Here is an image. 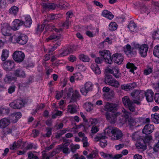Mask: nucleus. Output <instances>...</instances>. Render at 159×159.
<instances>
[{"label": "nucleus", "mask_w": 159, "mask_h": 159, "mask_svg": "<svg viewBox=\"0 0 159 159\" xmlns=\"http://www.w3.org/2000/svg\"><path fill=\"white\" fill-rule=\"evenodd\" d=\"M145 91L142 90H135L131 94L133 97V100L134 103L137 105L141 104L140 101L144 98Z\"/></svg>", "instance_id": "nucleus-1"}, {"label": "nucleus", "mask_w": 159, "mask_h": 159, "mask_svg": "<svg viewBox=\"0 0 159 159\" xmlns=\"http://www.w3.org/2000/svg\"><path fill=\"white\" fill-rule=\"evenodd\" d=\"M138 46L135 43H133L132 47L129 44H127L124 48V51L125 54L130 58L135 57L137 54L136 50Z\"/></svg>", "instance_id": "nucleus-2"}, {"label": "nucleus", "mask_w": 159, "mask_h": 159, "mask_svg": "<svg viewBox=\"0 0 159 159\" xmlns=\"http://www.w3.org/2000/svg\"><path fill=\"white\" fill-rule=\"evenodd\" d=\"M28 37L25 34H21L17 37L16 35H13L11 38V41L16 42L21 45L25 44L28 40Z\"/></svg>", "instance_id": "nucleus-3"}, {"label": "nucleus", "mask_w": 159, "mask_h": 159, "mask_svg": "<svg viewBox=\"0 0 159 159\" xmlns=\"http://www.w3.org/2000/svg\"><path fill=\"white\" fill-rule=\"evenodd\" d=\"M94 84L90 81L86 82L84 85V87L80 89V92L84 96H86L87 93L92 91L93 89Z\"/></svg>", "instance_id": "nucleus-4"}, {"label": "nucleus", "mask_w": 159, "mask_h": 159, "mask_svg": "<svg viewBox=\"0 0 159 159\" xmlns=\"http://www.w3.org/2000/svg\"><path fill=\"white\" fill-rule=\"evenodd\" d=\"M26 103L25 100L18 99L14 100L10 103L9 106L13 109H20L24 107Z\"/></svg>", "instance_id": "nucleus-5"}, {"label": "nucleus", "mask_w": 159, "mask_h": 159, "mask_svg": "<svg viewBox=\"0 0 159 159\" xmlns=\"http://www.w3.org/2000/svg\"><path fill=\"white\" fill-rule=\"evenodd\" d=\"M99 53L101 56L103 57V60H105L106 63L110 64L112 63L111 54L110 51L108 50H103L99 52Z\"/></svg>", "instance_id": "nucleus-6"}, {"label": "nucleus", "mask_w": 159, "mask_h": 159, "mask_svg": "<svg viewBox=\"0 0 159 159\" xmlns=\"http://www.w3.org/2000/svg\"><path fill=\"white\" fill-rule=\"evenodd\" d=\"M24 53L19 51H15L13 55V58L14 61L17 62H22L25 58Z\"/></svg>", "instance_id": "nucleus-7"}, {"label": "nucleus", "mask_w": 159, "mask_h": 159, "mask_svg": "<svg viewBox=\"0 0 159 159\" xmlns=\"http://www.w3.org/2000/svg\"><path fill=\"white\" fill-rule=\"evenodd\" d=\"M136 44L138 46V47L136 48V49H138L141 56L143 57H146L148 48V45L145 44L141 45L137 43H136Z\"/></svg>", "instance_id": "nucleus-8"}, {"label": "nucleus", "mask_w": 159, "mask_h": 159, "mask_svg": "<svg viewBox=\"0 0 159 159\" xmlns=\"http://www.w3.org/2000/svg\"><path fill=\"white\" fill-rule=\"evenodd\" d=\"M106 118L109 122L111 123L114 124L116 122V119L120 115V113L117 112L115 114L106 113Z\"/></svg>", "instance_id": "nucleus-9"}, {"label": "nucleus", "mask_w": 159, "mask_h": 159, "mask_svg": "<svg viewBox=\"0 0 159 159\" xmlns=\"http://www.w3.org/2000/svg\"><path fill=\"white\" fill-rule=\"evenodd\" d=\"M73 48L64 47L62 48L59 50V53L57 56L58 57H63L72 53L73 52Z\"/></svg>", "instance_id": "nucleus-10"}, {"label": "nucleus", "mask_w": 159, "mask_h": 159, "mask_svg": "<svg viewBox=\"0 0 159 159\" xmlns=\"http://www.w3.org/2000/svg\"><path fill=\"white\" fill-rule=\"evenodd\" d=\"M14 62L12 60H8L2 63L3 68L6 70L9 71L11 70L15 67Z\"/></svg>", "instance_id": "nucleus-11"}, {"label": "nucleus", "mask_w": 159, "mask_h": 159, "mask_svg": "<svg viewBox=\"0 0 159 159\" xmlns=\"http://www.w3.org/2000/svg\"><path fill=\"white\" fill-rule=\"evenodd\" d=\"M106 138L105 136L100 134L97 136L95 138V141H100V145L102 148L105 147L107 145V142L105 139Z\"/></svg>", "instance_id": "nucleus-12"}, {"label": "nucleus", "mask_w": 159, "mask_h": 159, "mask_svg": "<svg viewBox=\"0 0 159 159\" xmlns=\"http://www.w3.org/2000/svg\"><path fill=\"white\" fill-rule=\"evenodd\" d=\"M21 113L20 112H14L9 117L10 122L15 123L17 122L21 116Z\"/></svg>", "instance_id": "nucleus-13"}, {"label": "nucleus", "mask_w": 159, "mask_h": 159, "mask_svg": "<svg viewBox=\"0 0 159 159\" xmlns=\"http://www.w3.org/2000/svg\"><path fill=\"white\" fill-rule=\"evenodd\" d=\"M112 60L114 62L119 65L122 63L124 58L123 56L121 54L115 53L112 56Z\"/></svg>", "instance_id": "nucleus-14"}, {"label": "nucleus", "mask_w": 159, "mask_h": 159, "mask_svg": "<svg viewBox=\"0 0 159 159\" xmlns=\"http://www.w3.org/2000/svg\"><path fill=\"white\" fill-rule=\"evenodd\" d=\"M113 132V134L111 138L112 140H118L123 136L122 132L117 128H114Z\"/></svg>", "instance_id": "nucleus-15"}, {"label": "nucleus", "mask_w": 159, "mask_h": 159, "mask_svg": "<svg viewBox=\"0 0 159 159\" xmlns=\"http://www.w3.org/2000/svg\"><path fill=\"white\" fill-rule=\"evenodd\" d=\"M117 106L118 105L116 104L107 102L105 105L104 107L106 111L111 112L116 110Z\"/></svg>", "instance_id": "nucleus-16"}, {"label": "nucleus", "mask_w": 159, "mask_h": 159, "mask_svg": "<svg viewBox=\"0 0 159 159\" xmlns=\"http://www.w3.org/2000/svg\"><path fill=\"white\" fill-rule=\"evenodd\" d=\"M14 75L20 78H25L26 76L25 71L21 68H18L15 70L14 73Z\"/></svg>", "instance_id": "nucleus-17"}, {"label": "nucleus", "mask_w": 159, "mask_h": 159, "mask_svg": "<svg viewBox=\"0 0 159 159\" xmlns=\"http://www.w3.org/2000/svg\"><path fill=\"white\" fill-rule=\"evenodd\" d=\"M136 86V84L135 82L122 84L121 85V89L126 91L131 90Z\"/></svg>", "instance_id": "nucleus-18"}, {"label": "nucleus", "mask_w": 159, "mask_h": 159, "mask_svg": "<svg viewBox=\"0 0 159 159\" xmlns=\"http://www.w3.org/2000/svg\"><path fill=\"white\" fill-rule=\"evenodd\" d=\"M154 126L151 124L146 125L143 129V133L148 135L152 133L154 130Z\"/></svg>", "instance_id": "nucleus-19"}, {"label": "nucleus", "mask_w": 159, "mask_h": 159, "mask_svg": "<svg viewBox=\"0 0 159 159\" xmlns=\"http://www.w3.org/2000/svg\"><path fill=\"white\" fill-rule=\"evenodd\" d=\"M24 25V21L19 19H15L12 22V29L14 30H18L19 27Z\"/></svg>", "instance_id": "nucleus-20"}, {"label": "nucleus", "mask_w": 159, "mask_h": 159, "mask_svg": "<svg viewBox=\"0 0 159 159\" xmlns=\"http://www.w3.org/2000/svg\"><path fill=\"white\" fill-rule=\"evenodd\" d=\"M108 71L110 73L113 74V76L116 78H119L121 77V73L120 72V70L117 67L113 68L112 69H109Z\"/></svg>", "instance_id": "nucleus-21"}, {"label": "nucleus", "mask_w": 159, "mask_h": 159, "mask_svg": "<svg viewBox=\"0 0 159 159\" xmlns=\"http://www.w3.org/2000/svg\"><path fill=\"white\" fill-rule=\"evenodd\" d=\"M10 27L7 23L4 24L2 27L1 30L2 34L4 36H9L11 35L10 32Z\"/></svg>", "instance_id": "nucleus-22"}, {"label": "nucleus", "mask_w": 159, "mask_h": 159, "mask_svg": "<svg viewBox=\"0 0 159 159\" xmlns=\"http://www.w3.org/2000/svg\"><path fill=\"white\" fill-rule=\"evenodd\" d=\"M115 94L114 91L111 90L109 92L103 94V98L107 101H111L115 97Z\"/></svg>", "instance_id": "nucleus-23"}, {"label": "nucleus", "mask_w": 159, "mask_h": 159, "mask_svg": "<svg viewBox=\"0 0 159 159\" xmlns=\"http://www.w3.org/2000/svg\"><path fill=\"white\" fill-rule=\"evenodd\" d=\"M154 93L151 89H148L145 91L144 96H145L146 100L148 102H152L153 100V95Z\"/></svg>", "instance_id": "nucleus-24"}, {"label": "nucleus", "mask_w": 159, "mask_h": 159, "mask_svg": "<svg viewBox=\"0 0 159 159\" xmlns=\"http://www.w3.org/2000/svg\"><path fill=\"white\" fill-rule=\"evenodd\" d=\"M41 5L43 9H49L52 10L57 8L56 4L53 3H49L44 2L42 3Z\"/></svg>", "instance_id": "nucleus-25"}, {"label": "nucleus", "mask_w": 159, "mask_h": 159, "mask_svg": "<svg viewBox=\"0 0 159 159\" xmlns=\"http://www.w3.org/2000/svg\"><path fill=\"white\" fill-rule=\"evenodd\" d=\"M136 146L138 148L142 149L143 150H145L147 148L146 145L142 139H140L136 143Z\"/></svg>", "instance_id": "nucleus-26"}, {"label": "nucleus", "mask_w": 159, "mask_h": 159, "mask_svg": "<svg viewBox=\"0 0 159 159\" xmlns=\"http://www.w3.org/2000/svg\"><path fill=\"white\" fill-rule=\"evenodd\" d=\"M78 107L75 104H69L67 106V111L71 114H73L77 112Z\"/></svg>", "instance_id": "nucleus-27"}, {"label": "nucleus", "mask_w": 159, "mask_h": 159, "mask_svg": "<svg viewBox=\"0 0 159 159\" xmlns=\"http://www.w3.org/2000/svg\"><path fill=\"white\" fill-rule=\"evenodd\" d=\"M121 110L123 114H122L120 113L121 115L119 116V118H120V116L122 117V118L120 119V120H123L124 117L126 119L129 118L130 114V113L128 112L125 109L123 108H122Z\"/></svg>", "instance_id": "nucleus-28"}, {"label": "nucleus", "mask_w": 159, "mask_h": 159, "mask_svg": "<svg viewBox=\"0 0 159 159\" xmlns=\"http://www.w3.org/2000/svg\"><path fill=\"white\" fill-rule=\"evenodd\" d=\"M102 15L103 17L110 20H111L114 17L112 13L107 10H104L102 13Z\"/></svg>", "instance_id": "nucleus-29"}, {"label": "nucleus", "mask_w": 159, "mask_h": 159, "mask_svg": "<svg viewBox=\"0 0 159 159\" xmlns=\"http://www.w3.org/2000/svg\"><path fill=\"white\" fill-rule=\"evenodd\" d=\"M10 123V120L7 118H3L0 121V128H5Z\"/></svg>", "instance_id": "nucleus-30"}, {"label": "nucleus", "mask_w": 159, "mask_h": 159, "mask_svg": "<svg viewBox=\"0 0 159 159\" xmlns=\"http://www.w3.org/2000/svg\"><path fill=\"white\" fill-rule=\"evenodd\" d=\"M90 68L96 74L99 75L101 73V71L98 65L96 63L92 64Z\"/></svg>", "instance_id": "nucleus-31"}, {"label": "nucleus", "mask_w": 159, "mask_h": 159, "mask_svg": "<svg viewBox=\"0 0 159 159\" xmlns=\"http://www.w3.org/2000/svg\"><path fill=\"white\" fill-rule=\"evenodd\" d=\"M25 21L24 22V24L25 27H30L32 22L31 17L30 16H27L25 17Z\"/></svg>", "instance_id": "nucleus-32"}, {"label": "nucleus", "mask_w": 159, "mask_h": 159, "mask_svg": "<svg viewBox=\"0 0 159 159\" xmlns=\"http://www.w3.org/2000/svg\"><path fill=\"white\" fill-rule=\"evenodd\" d=\"M58 149L59 150L62 151L64 153L68 154L70 152V151L68 147L65 144L60 145L59 146Z\"/></svg>", "instance_id": "nucleus-33"}, {"label": "nucleus", "mask_w": 159, "mask_h": 159, "mask_svg": "<svg viewBox=\"0 0 159 159\" xmlns=\"http://www.w3.org/2000/svg\"><path fill=\"white\" fill-rule=\"evenodd\" d=\"M69 131L68 128H66L62 130H60L57 131L56 133L55 137L57 139H59L62 135L65 134L67 132Z\"/></svg>", "instance_id": "nucleus-34"}, {"label": "nucleus", "mask_w": 159, "mask_h": 159, "mask_svg": "<svg viewBox=\"0 0 159 159\" xmlns=\"http://www.w3.org/2000/svg\"><path fill=\"white\" fill-rule=\"evenodd\" d=\"M122 101L126 107L134 103V102H133L132 101L130 100L129 97L127 96H125L123 98Z\"/></svg>", "instance_id": "nucleus-35"}, {"label": "nucleus", "mask_w": 159, "mask_h": 159, "mask_svg": "<svg viewBox=\"0 0 159 159\" xmlns=\"http://www.w3.org/2000/svg\"><path fill=\"white\" fill-rule=\"evenodd\" d=\"M9 54V51L8 50L6 49H3L1 56L2 60V61H5L8 57Z\"/></svg>", "instance_id": "nucleus-36"}, {"label": "nucleus", "mask_w": 159, "mask_h": 159, "mask_svg": "<svg viewBox=\"0 0 159 159\" xmlns=\"http://www.w3.org/2000/svg\"><path fill=\"white\" fill-rule=\"evenodd\" d=\"M127 68L129 69V71L134 75V70H136L137 68L133 63L130 62L128 63L126 65Z\"/></svg>", "instance_id": "nucleus-37"}, {"label": "nucleus", "mask_w": 159, "mask_h": 159, "mask_svg": "<svg viewBox=\"0 0 159 159\" xmlns=\"http://www.w3.org/2000/svg\"><path fill=\"white\" fill-rule=\"evenodd\" d=\"M61 37L62 36L61 34L57 35L53 34L51 35L49 37H48L47 39V40H53L54 41H56L61 38Z\"/></svg>", "instance_id": "nucleus-38"}, {"label": "nucleus", "mask_w": 159, "mask_h": 159, "mask_svg": "<svg viewBox=\"0 0 159 159\" xmlns=\"http://www.w3.org/2000/svg\"><path fill=\"white\" fill-rule=\"evenodd\" d=\"M67 3L66 2H64L63 0H60L59 3L56 4L57 9H63L67 7Z\"/></svg>", "instance_id": "nucleus-39"}, {"label": "nucleus", "mask_w": 159, "mask_h": 159, "mask_svg": "<svg viewBox=\"0 0 159 159\" xmlns=\"http://www.w3.org/2000/svg\"><path fill=\"white\" fill-rule=\"evenodd\" d=\"M61 41L59 40L56 43L53 44L52 47L48 50V52L50 53L56 50L61 44Z\"/></svg>", "instance_id": "nucleus-40"}, {"label": "nucleus", "mask_w": 159, "mask_h": 159, "mask_svg": "<svg viewBox=\"0 0 159 159\" xmlns=\"http://www.w3.org/2000/svg\"><path fill=\"white\" fill-rule=\"evenodd\" d=\"M114 127L110 126L106 128L105 130V134L111 137L113 134V131H114Z\"/></svg>", "instance_id": "nucleus-41"}, {"label": "nucleus", "mask_w": 159, "mask_h": 159, "mask_svg": "<svg viewBox=\"0 0 159 159\" xmlns=\"http://www.w3.org/2000/svg\"><path fill=\"white\" fill-rule=\"evenodd\" d=\"M128 27L131 31L134 32L136 30L137 26L133 21H131L128 26Z\"/></svg>", "instance_id": "nucleus-42"}, {"label": "nucleus", "mask_w": 159, "mask_h": 159, "mask_svg": "<svg viewBox=\"0 0 159 159\" xmlns=\"http://www.w3.org/2000/svg\"><path fill=\"white\" fill-rule=\"evenodd\" d=\"M19 10V8L18 7L15 6L11 7L9 9V12L10 14L16 16Z\"/></svg>", "instance_id": "nucleus-43"}, {"label": "nucleus", "mask_w": 159, "mask_h": 159, "mask_svg": "<svg viewBox=\"0 0 159 159\" xmlns=\"http://www.w3.org/2000/svg\"><path fill=\"white\" fill-rule=\"evenodd\" d=\"M151 119L155 123L158 124L159 123V114L157 113H155L154 114H152Z\"/></svg>", "instance_id": "nucleus-44"}, {"label": "nucleus", "mask_w": 159, "mask_h": 159, "mask_svg": "<svg viewBox=\"0 0 159 159\" xmlns=\"http://www.w3.org/2000/svg\"><path fill=\"white\" fill-rule=\"evenodd\" d=\"M79 58L80 60L84 62H89L90 60L88 56L84 55V54H81L80 55Z\"/></svg>", "instance_id": "nucleus-45"}, {"label": "nucleus", "mask_w": 159, "mask_h": 159, "mask_svg": "<svg viewBox=\"0 0 159 159\" xmlns=\"http://www.w3.org/2000/svg\"><path fill=\"white\" fill-rule=\"evenodd\" d=\"M22 140L21 139L18 140L17 142H15L13 145V146L11 147V149H14L17 148H19L20 147L22 144Z\"/></svg>", "instance_id": "nucleus-46"}, {"label": "nucleus", "mask_w": 159, "mask_h": 159, "mask_svg": "<svg viewBox=\"0 0 159 159\" xmlns=\"http://www.w3.org/2000/svg\"><path fill=\"white\" fill-rule=\"evenodd\" d=\"M131 138L133 140L137 141L140 139V136L138 132L133 133L131 135Z\"/></svg>", "instance_id": "nucleus-47"}, {"label": "nucleus", "mask_w": 159, "mask_h": 159, "mask_svg": "<svg viewBox=\"0 0 159 159\" xmlns=\"http://www.w3.org/2000/svg\"><path fill=\"white\" fill-rule=\"evenodd\" d=\"M109 85L115 88H118L120 85V83L115 79H113Z\"/></svg>", "instance_id": "nucleus-48"}, {"label": "nucleus", "mask_w": 159, "mask_h": 159, "mask_svg": "<svg viewBox=\"0 0 159 159\" xmlns=\"http://www.w3.org/2000/svg\"><path fill=\"white\" fill-rule=\"evenodd\" d=\"M71 151L73 152H75L76 151V150L77 149H79L80 146L78 144L74 145L73 143H71L70 144L69 146Z\"/></svg>", "instance_id": "nucleus-49"}, {"label": "nucleus", "mask_w": 159, "mask_h": 159, "mask_svg": "<svg viewBox=\"0 0 159 159\" xmlns=\"http://www.w3.org/2000/svg\"><path fill=\"white\" fill-rule=\"evenodd\" d=\"M117 28V25L115 22H111L109 26V29L110 30H116Z\"/></svg>", "instance_id": "nucleus-50"}, {"label": "nucleus", "mask_w": 159, "mask_h": 159, "mask_svg": "<svg viewBox=\"0 0 159 159\" xmlns=\"http://www.w3.org/2000/svg\"><path fill=\"white\" fill-rule=\"evenodd\" d=\"M84 107L87 111H91L93 108L92 104L90 102H87L84 104Z\"/></svg>", "instance_id": "nucleus-51"}, {"label": "nucleus", "mask_w": 159, "mask_h": 159, "mask_svg": "<svg viewBox=\"0 0 159 159\" xmlns=\"http://www.w3.org/2000/svg\"><path fill=\"white\" fill-rule=\"evenodd\" d=\"M152 136L150 135H146L143 140L145 143L146 145L147 143L149 144L152 141Z\"/></svg>", "instance_id": "nucleus-52"}, {"label": "nucleus", "mask_w": 159, "mask_h": 159, "mask_svg": "<svg viewBox=\"0 0 159 159\" xmlns=\"http://www.w3.org/2000/svg\"><path fill=\"white\" fill-rule=\"evenodd\" d=\"M152 67L147 66L146 68L144 70V74L145 75H147L152 72Z\"/></svg>", "instance_id": "nucleus-53"}, {"label": "nucleus", "mask_w": 159, "mask_h": 159, "mask_svg": "<svg viewBox=\"0 0 159 159\" xmlns=\"http://www.w3.org/2000/svg\"><path fill=\"white\" fill-rule=\"evenodd\" d=\"M61 14H56L54 15L52 14H49L48 16V19L51 20H53L54 19H57L59 18L61 16Z\"/></svg>", "instance_id": "nucleus-54"}, {"label": "nucleus", "mask_w": 159, "mask_h": 159, "mask_svg": "<svg viewBox=\"0 0 159 159\" xmlns=\"http://www.w3.org/2000/svg\"><path fill=\"white\" fill-rule=\"evenodd\" d=\"M80 97L79 92L77 90H75L74 93H73L72 96V99L75 100Z\"/></svg>", "instance_id": "nucleus-55"}, {"label": "nucleus", "mask_w": 159, "mask_h": 159, "mask_svg": "<svg viewBox=\"0 0 159 159\" xmlns=\"http://www.w3.org/2000/svg\"><path fill=\"white\" fill-rule=\"evenodd\" d=\"M113 79L112 76L111 75H107L105 77V82L106 84L109 85Z\"/></svg>", "instance_id": "nucleus-56"}, {"label": "nucleus", "mask_w": 159, "mask_h": 159, "mask_svg": "<svg viewBox=\"0 0 159 159\" xmlns=\"http://www.w3.org/2000/svg\"><path fill=\"white\" fill-rule=\"evenodd\" d=\"M153 53L155 57H159V44L154 47Z\"/></svg>", "instance_id": "nucleus-57"}, {"label": "nucleus", "mask_w": 159, "mask_h": 159, "mask_svg": "<svg viewBox=\"0 0 159 159\" xmlns=\"http://www.w3.org/2000/svg\"><path fill=\"white\" fill-rule=\"evenodd\" d=\"M10 110L8 108L5 107L0 110V114L7 115L9 112Z\"/></svg>", "instance_id": "nucleus-58"}, {"label": "nucleus", "mask_w": 159, "mask_h": 159, "mask_svg": "<svg viewBox=\"0 0 159 159\" xmlns=\"http://www.w3.org/2000/svg\"><path fill=\"white\" fill-rule=\"evenodd\" d=\"M82 141L83 143L84 147H86L89 146V143L88 142V139L86 136H84L82 139Z\"/></svg>", "instance_id": "nucleus-59"}, {"label": "nucleus", "mask_w": 159, "mask_h": 159, "mask_svg": "<svg viewBox=\"0 0 159 159\" xmlns=\"http://www.w3.org/2000/svg\"><path fill=\"white\" fill-rule=\"evenodd\" d=\"M15 79V77L11 75H7L4 79V80L6 82L10 83Z\"/></svg>", "instance_id": "nucleus-60"}, {"label": "nucleus", "mask_w": 159, "mask_h": 159, "mask_svg": "<svg viewBox=\"0 0 159 159\" xmlns=\"http://www.w3.org/2000/svg\"><path fill=\"white\" fill-rule=\"evenodd\" d=\"M156 142L154 145L153 149L155 152H158L159 150V139L157 140L156 137Z\"/></svg>", "instance_id": "nucleus-61"}, {"label": "nucleus", "mask_w": 159, "mask_h": 159, "mask_svg": "<svg viewBox=\"0 0 159 159\" xmlns=\"http://www.w3.org/2000/svg\"><path fill=\"white\" fill-rule=\"evenodd\" d=\"M74 75L75 80H80L83 79V76L80 73H76L74 74Z\"/></svg>", "instance_id": "nucleus-62"}, {"label": "nucleus", "mask_w": 159, "mask_h": 159, "mask_svg": "<svg viewBox=\"0 0 159 159\" xmlns=\"http://www.w3.org/2000/svg\"><path fill=\"white\" fill-rule=\"evenodd\" d=\"M70 23V21H69V19H66L65 21L61 23L62 27L63 28L66 27V29H68Z\"/></svg>", "instance_id": "nucleus-63"}, {"label": "nucleus", "mask_w": 159, "mask_h": 159, "mask_svg": "<svg viewBox=\"0 0 159 159\" xmlns=\"http://www.w3.org/2000/svg\"><path fill=\"white\" fill-rule=\"evenodd\" d=\"M65 94V90H62L61 91L57 92L56 96V98L57 99H60Z\"/></svg>", "instance_id": "nucleus-64"}]
</instances>
